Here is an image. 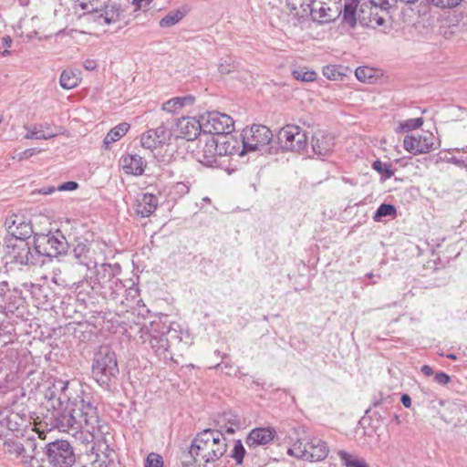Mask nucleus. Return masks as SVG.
<instances>
[{
	"label": "nucleus",
	"mask_w": 467,
	"mask_h": 467,
	"mask_svg": "<svg viewBox=\"0 0 467 467\" xmlns=\"http://www.w3.org/2000/svg\"><path fill=\"white\" fill-rule=\"evenodd\" d=\"M98 403L90 393L83 389L67 404L50 411V425L84 441L101 440L109 432V425L99 418Z\"/></svg>",
	"instance_id": "obj_1"
},
{
	"label": "nucleus",
	"mask_w": 467,
	"mask_h": 467,
	"mask_svg": "<svg viewBox=\"0 0 467 467\" xmlns=\"http://www.w3.org/2000/svg\"><path fill=\"white\" fill-rule=\"evenodd\" d=\"M121 267L119 264H100L96 276H86L78 283H75V290L81 294L91 296H99L105 300L119 304L131 309L138 308L139 316H143L140 311L149 313L146 306L140 298L138 284L130 279V285L125 284L119 276Z\"/></svg>",
	"instance_id": "obj_2"
},
{
	"label": "nucleus",
	"mask_w": 467,
	"mask_h": 467,
	"mask_svg": "<svg viewBox=\"0 0 467 467\" xmlns=\"http://www.w3.org/2000/svg\"><path fill=\"white\" fill-rule=\"evenodd\" d=\"M136 334V341L139 344L150 348L160 360L164 364L176 363L171 351L174 341H182V331L177 323H167L158 317L149 324H140Z\"/></svg>",
	"instance_id": "obj_3"
},
{
	"label": "nucleus",
	"mask_w": 467,
	"mask_h": 467,
	"mask_svg": "<svg viewBox=\"0 0 467 467\" xmlns=\"http://www.w3.org/2000/svg\"><path fill=\"white\" fill-rule=\"evenodd\" d=\"M227 451L226 438L222 431L205 429L192 440L189 453L197 462L201 458L205 463L221 459Z\"/></svg>",
	"instance_id": "obj_4"
},
{
	"label": "nucleus",
	"mask_w": 467,
	"mask_h": 467,
	"mask_svg": "<svg viewBox=\"0 0 467 467\" xmlns=\"http://www.w3.org/2000/svg\"><path fill=\"white\" fill-rule=\"evenodd\" d=\"M95 381L102 388L109 389L113 379L119 374V366L115 352L108 346H101L95 353L91 366Z\"/></svg>",
	"instance_id": "obj_5"
},
{
	"label": "nucleus",
	"mask_w": 467,
	"mask_h": 467,
	"mask_svg": "<svg viewBox=\"0 0 467 467\" xmlns=\"http://www.w3.org/2000/svg\"><path fill=\"white\" fill-rule=\"evenodd\" d=\"M29 239L5 237L4 247L5 257L10 264L18 265H36L44 263L43 260H38V255L30 245Z\"/></svg>",
	"instance_id": "obj_6"
},
{
	"label": "nucleus",
	"mask_w": 467,
	"mask_h": 467,
	"mask_svg": "<svg viewBox=\"0 0 467 467\" xmlns=\"http://www.w3.org/2000/svg\"><path fill=\"white\" fill-rule=\"evenodd\" d=\"M33 244L38 255V260L42 257H57L65 254L67 250V241L60 231L48 234H35Z\"/></svg>",
	"instance_id": "obj_7"
},
{
	"label": "nucleus",
	"mask_w": 467,
	"mask_h": 467,
	"mask_svg": "<svg viewBox=\"0 0 467 467\" xmlns=\"http://www.w3.org/2000/svg\"><path fill=\"white\" fill-rule=\"evenodd\" d=\"M329 449L327 443L318 437H312L306 443L297 441L288 449L287 453L309 462H319L327 458Z\"/></svg>",
	"instance_id": "obj_8"
},
{
	"label": "nucleus",
	"mask_w": 467,
	"mask_h": 467,
	"mask_svg": "<svg viewBox=\"0 0 467 467\" xmlns=\"http://www.w3.org/2000/svg\"><path fill=\"white\" fill-rule=\"evenodd\" d=\"M45 455L50 467H72L76 454L72 445L65 440H56L45 447Z\"/></svg>",
	"instance_id": "obj_9"
},
{
	"label": "nucleus",
	"mask_w": 467,
	"mask_h": 467,
	"mask_svg": "<svg viewBox=\"0 0 467 467\" xmlns=\"http://www.w3.org/2000/svg\"><path fill=\"white\" fill-rule=\"evenodd\" d=\"M242 150L239 155L255 151L270 143L273 138L271 130L265 125H253L242 133Z\"/></svg>",
	"instance_id": "obj_10"
},
{
	"label": "nucleus",
	"mask_w": 467,
	"mask_h": 467,
	"mask_svg": "<svg viewBox=\"0 0 467 467\" xmlns=\"http://www.w3.org/2000/svg\"><path fill=\"white\" fill-rule=\"evenodd\" d=\"M203 135L219 137L232 133L234 122L231 116L219 111H209L200 117Z\"/></svg>",
	"instance_id": "obj_11"
},
{
	"label": "nucleus",
	"mask_w": 467,
	"mask_h": 467,
	"mask_svg": "<svg viewBox=\"0 0 467 467\" xmlns=\"http://www.w3.org/2000/svg\"><path fill=\"white\" fill-rule=\"evenodd\" d=\"M73 390L75 393H78L77 390L74 389L73 384L69 381L55 379L52 384L45 389L44 397L50 408L55 410L56 407L63 406L67 404V402L74 400L75 397L72 395Z\"/></svg>",
	"instance_id": "obj_12"
},
{
	"label": "nucleus",
	"mask_w": 467,
	"mask_h": 467,
	"mask_svg": "<svg viewBox=\"0 0 467 467\" xmlns=\"http://www.w3.org/2000/svg\"><path fill=\"white\" fill-rule=\"evenodd\" d=\"M278 140L285 150L302 153L307 148V136L296 125L289 124L282 128L278 133Z\"/></svg>",
	"instance_id": "obj_13"
},
{
	"label": "nucleus",
	"mask_w": 467,
	"mask_h": 467,
	"mask_svg": "<svg viewBox=\"0 0 467 467\" xmlns=\"http://www.w3.org/2000/svg\"><path fill=\"white\" fill-rule=\"evenodd\" d=\"M435 136L429 131L418 135H407L403 140L404 149L414 155L428 153L436 149Z\"/></svg>",
	"instance_id": "obj_14"
},
{
	"label": "nucleus",
	"mask_w": 467,
	"mask_h": 467,
	"mask_svg": "<svg viewBox=\"0 0 467 467\" xmlns=\"http://www.w3.org/2000/svg\"><path fill=\"white\" fill-rule=\"evenodd\" d=\"M8 234L5 237L30 239L33 234V227L29 221L18 214H13L5 222Z\"/></svg>",
	"instance_id": "obj_15"
},
{
	"label": "nucleus",
	"mask_w": 467,
	"mask_h": 467,
	"mask_svg": "<svg viewBox=\"0 0 467 467\" xmlns=\"http://www.w3.org/2000/svg\"><path fill=\"white\" fill-rule=\"evenodd\" d=\"M4 446L7 453L15 455L26 465L30 464L35 457L36 443L32 441H26V443L23 444L16 440H7Z\"/></svg>",
	"instance_id": "obj_16"
},
{
	"label": "nucleus",
	"mask_w": 467,
	"mask_h": 467,
	"mask_svg": "<svg viewBox=\"0 0 467 467\" xmlns=\"http://www.w3.org/2000/svg\"><path fill=\"white\" fill-rule=\"evenodd\" d=\"M335 138L324 130H317L311 140V147L315 155L318 158L328 157L335 146Z\"/></svg>",
	"instance_id": "obj_17"
},
{
	"label": "nucleus",
	"mask_w": 467,
	"mask_h": 467,
	"mask_svg": "<svg viewBox=\"0 0 467 467\" xmlns=\"http://www.w3.org/2000/svg\"><path fill=\"white\" fill-rule=\"evenodd\" d=\"M311 16L313 21L319 24H327L335 21L342 13V3H327L326 5L312 9Z\"/></svg>",
	"instance_id": "obj_18"
},
{
	"label": "nucleus",
	"mask_w": 467,
	"mask_h": 467,
	"mask_svg": "<svg viewBox=\"0 0 467 467\" xmlns=\"http://www.w3.org/2000/svg\"><path fill=\"white\" fill-rule=\"evenodd\" d=\"M159 205V199L156 195L144 192L136 196L134 201L135 213L141 217H150L157 209Z\"/></svg>",
	"instance_id": "obj_19"
},
{
	"label": "nucleus",
	"mask_w": 467,
	"mask_h": 467,
	"mask_svg": "<svg viewBox=\"0 0 467 467\" xmlns=\"http://www.w3.org/2000/svg\"><path fill=\"white\" fill-rule=\"evenodd\" d=\"M73 256L77 262L87 267L88 270L95 268V275H97L98 268L100 265H98L96 259L92 254V251L89 244L78 243L73 248Z\"/></svg>",
	"instance_id": "obj_20"
},
{
	"label": "nucleus",
	"mask_w": 467,
	"mask_h": 467,
	"mask_svg": "<svg viewBox=\"0 0 467 467\" xmlns=\"http://www.w3.org/2000/svg\"><path fill=\"white\" fill-rule=\"evenodd\" d=\"M177 127L180 130V137L187 140H193L202 133L201 119H196L193 117L179 119Z\"/></svg>",
	"instance_id": "obj_21"
},
{
	"label": "nucleus",
	"mask_w": 467,
	"mask_h": 467,
	"mask_svg": "<svg viewBox=\"0 0 467 467\" xmlns=\"http://www.w3.org/2000/svg\"><path fill=\"white\" fill-rule=\"evenodd\" d=\"M275 431L273 428H255L253 429L245 439V443L250 448H255L261 445L270 443L275 436Z\"/></svg>",
	"instance_id": "obj_22"
},
{
	"label": "nucleus",
	"mask_w": 467,
	"mask_h": 467,
	"mask_svg": "<svg viewBox=\"0 0 467 467\" xmlns=\"http://www.w3.org/2000/svg\"><path fill=\"white\" fill-rule=\"evenodd\" d=\"M217 143L215 137L207 138L204 146L197 153L199 162L207 167L217 165V157H220Z\"/></svg>",
	"instance_id": "obj_23"
},
{
	"label": "nucleus",
	"mask_w": 467,
	"mask_h": 467,
	"mask_svg": "<svg viewBox=\"0 0 467 467\" xmlns=\"http://www.w3.org/2000/svg\"><path fill=\"white\" fill-rule=\"evenodd\" d=\"M120 164L126 174L140 176L143 174L147 162L139 154H126L120 158Z\"/></svg>",
	"instance_id": "obj_24"
},
{
	"label": "nucleus",
	"mask_w": 467,
	"mask_h": 467,
	"mask_svg": "<svg viewBox=\"0 0 467 467\" xmlns=\"http://www.w3.org/2000/svg\"><path fill=\"white\" fill-rule=\"evenodd\" d=\"M219 156L233 155L239 151L240 141L231 133H224L219 137H215Z\"/></svg>",
	"instance_id": "obj_25"
},
{
	"label": "nucleus",
	"mask_w": 467,
	"mask_h": 467,
	"mask_svg": "<svg viewBox=\"0 0 467 467\" xmlns=\"http://www.w3.org/2000/svg\"><path fill=\"white\" fill-rule=\"evenodd\" d=\"M217 424L220 427V431H222L223 433L225 432L228 434H234L237 430H240L243 426V422L240 417L232 412L223 413L217 420Z\"/></svg>",
	"instance_id": "obj_26"
},
{
	"label": "nucleus",
	"mask_w": 467,
	"mask_h": 467,
	"mask_svg": "<svg viewBox=\"0 0 467 467\" xmlns=\"http://www.w3.org/2000/svg\"><path fill=\"white\" fill-rule=\"evenodd\" d=\"M121 11L117 5H108L104 3L103 11H99L95 19L100 25H109L120 20Z\"/></svg>",
	"instance_id": "obj_27"
},
{
	"label": "nucleus",
	"mask_w": 467,
	"mask_h": 467,
	"mask_svg": "<svg viewBox=\"0 0 467 467\" xmlns=\"http://www.w3.org/2000/svg\"><path fill=\"white\" fill-rule=\"evenodd\" d=\"M6 296L7 297L0 302V306L3 307L6 315L14 314L24 304V299L21 296V291L14 289Z\"/></svg>",
	"instance_id": "obj_28"
},
{
	"label": "nucleus",
	"mask_w": 467,
	"mask_h": 467,
	"mask_svg": "<svg viewBox=\"0 0 467 467\" xmlns=\"http://www.w3.org/2000/svg\"><path fill=\"white\" fill-rule=\"evenodd\" d=\"M314 0H286L291 12L299 18H305L311 14Z\"/></svg>",
	"instance_id": "obj_29"
},
{
	"label": "nucleus",
	"mask_w": 467,
	"mask_h": 467,
	"mask_svg": "<svg viewBox=\"0 0 467 467\" xmlns=\"http://www.w3.org/2000/svg\"><path fill=\"white\" fill-rule=\"evenodd\" d=\"M193 102L194 97L192 96L175 97L164 102L161 106V109L168 113L176 114L183 107L192 105Z\"/></svg>",
	"instance_id": "obj_30"
},
{
	"label": "nucleus",
	"mask_w": 467,
	"mask_h": 467,
	"mask_svg": "<svg viewBox=\"0 0 467 467\" xmlns=\"http://www.w3.org/2000/svg\"><path fill=\"white\" fill-rule=\"evenodd\" d=\"M26 419L17 412L6 410L5 414L0 419V423L12 431H18L25 425Z\"/></svg>",
	"instance_id": "obj_31"
},
{
	"label": "nucleus",
	"mask_w": 467,
	"mask_h": 467,
	"mask_svg": "<svg viewBox=\"0 0 467 467\" xmlns=\"http://www.w3.org/2000/svg\"><path fill=\"white\" fill-rule=\"evenodd\" d=\"M130 126L127 122H121L112 128L105 136L103 143L108 149L110 144L120 140L130 130Z\"/></svg>",
	"instance_id": "obj_32"
},
{
	"label": "nucleus",
	"mask_w": 467,
	"mask_h": 467,
	"mask_svg": "<svg viewBox=\"0 0 467 467\" xmlns=\"http://www.w3.org/2000/svg\"><path fill=\"white\" fill-rule=\"evenodd\" d=\"M358 2L356 0H346L345 3H342V16L343 21L349 25L351 27H354L357 24L356 18V11H357Z\"/></svg>",
	"instance_id": "obj_33"
},
{
	"label": "nucleus",
	"mask_w": 467,
	"mask_h": 467,
	"mask_svg": "<svg viewBox=\"0 0 467 467\" xmlns=\"http://www.w3.org/2000/svg\"><path fill=\"white\" fill-rule=\"evenodd\" d=\"M44 124H36L32 127H26L27 130L25 139L26 140H49L57 136L56 132H45Z\"/></svg>",
	"instance_id": "obj_34"
},
{
	"label": "nucleus",
	"mask_w": 467,
	"mask_h": 467,
	"mask_svg": "<svg viewBox=\"0 0 467 467\" xmlns=\"http://www.w3.org/2000/svg\"><path fill=\"white\" fill-rule=\"evenodd\" d=\"M80 82V78L72 70H63L60 78L59 84L64 89H72L76 88Z\"/></svg>",
	"instance_id": "obj_35"
},
{
	"label": "nucleus",
	"mask_w": 467,
	"mask_h": 467,
	"mask_svg": "<svg viewBox=\"0 0 467 467\" xmlns=\"http://www.w3.org/2000/svg\"><path fill=\"white\" fill-rule=\"evenodd\" d=\"M79 5L85 11V15L91 16L95 21L99 11H103L104 2L99 0H84L80 2Z\"/></svg>",
	"instance_id": "obj_36"
},
{
	"label": "nucleus",
	"mask_w": 467,
	"mask_h": 467,
	"mask_svg": "<svg viewBox=\"0 0 467 467\" xmlns=\"http://www.w3.org/2000/svg\"><path fill=\"white\" fill-rule=\"evenodd\" d=\"M185 16V12L181 10L170 11L164 17L160 20V26L162 28L171 27L181 21Z\"/></svg>",
	"instance_id": "obj_37"
},
{
	"label": "nucleus",
	"mask_w": 467,
	"mask_h": 467,
	"mask_svg": "<svg viewBox=\"0 0 467 467\" xmlns=\"http://www.w3.org/2000/svg\"><path fill=\"white\" fill-rule=\"evenodd\" d=\"M338 456L346 467H368L365 460L353 456L347 451H340Z\"/></svg>",
	"instance_id": "obj_38"
},
{
	"label": "nucleus",
	"mask_w": 467,
	"mask_h": 467,
	"mask_svg": "<svg viewBox=\"0 0 467 467\" xmlns=\"http://www.w3.org/2000/svg\"><path fill=\"white\" fill-rule=\"evenodd\" d=\"M423 124V119L422 118H413V119H408L401 122H400L398 128L396 129V132H408L414 130L419 129Z\"/></svg>",
	"instance_id": "obj_39"
},
{
	"label": "nucleus",
	"mask_w": 467,
	"mask_h": 467,
	"mask_svg": "<svg viewBox=\"0 0 467 467\" xmlns=\"http://www.w3.org/2000/svg\"><path fill=\"white\" fill-rule=\"evenodd\" d=\"M245 453H246V451L242 443V441L235 440L234 442V447H233L229 456L235 462L236 465L243 464Z\"/></svg>",
	"instance_id": "obj_40"
},
{
	"label": "nucleus",
	"mask_w": 467,
	"mask_h": 467,
	"mask_svg": "<svg viewBox=\"0 0 467 467\" xmlns=\"http://www.w3.org/2000/svg\"><path fill=\"white\" fill-rule=\"evenodd\" d=\"M292 76L296 80L304 82H313L317 79V72L314 70L304 68H297L292 71Z\"/></svg>",
	"instance_id": "obj_41"
},
{
	"label": "nucleus",
	"mask_w": 467,
	"mask_h": 467,
	"mask_svg": "<svg viewBox=\"0 0 467 467\" xmlns=\"http://www.w3.org/2000/svg\"><path fill=\"white\" fill-rule=\"evenodd\" d=\"M396 214V208L390 203H382L379 206L374 213L373 219L376 222H380L383 217L394 216Z\"/></svg>",
	"instance_id": "obj_42"
},
{
	"label": "nucleus",
	"mask_w": 467,
	"mask_h": 467,
	"mask_svg": "<svg viewBox=\"0 0 467 467\" xmlns=\"http://www.w3.org/2000/svg\"><path fill=\"white\" fill-rule=\"evenodd\" d=\"M141 146L148 150H153L161 146L160 140L151 133L150 130H148L140 137Z\"/></svg>",
	"instance_id": "obj_43"
},
{
	"label": "nucleus",
	"mask_w": 467,
	"mask_h": 467,
	"mask_svg": "<svg viewBox=\"0 0 467 467\" xmlns=\"http://www.w3.org/2000/svg\"><path fill=\"white\" fill-rule=\"evenodd\" d=\"M372 167L375 171L380 173L384 179H389L394 174V171L391 170V165L387 162H382L379 160L375 161Z\"/></svg>",
	"instance_id": "obj_44"
},
{
	"label": "nucleus",
	"mask_w": 467,
	"mask_h": 467,
	"mask_svg": "<svg viewBox=\"0 0 467 467\" xmlns=\"http://www.w3.org/2000/svg\"><path fill=\"white\" fill-rule=\"evenodd\" d=\"M151 133L155 136V138L160 140L161 144L166 143L171 136V133L167 126L163 123L157 127L156 129H150Z\"/></svg>",
	"instance_id": "obj_45"
},
{
	"label": "nucleus",
	"mask_w": 467,
	"mask_h": 467,
	"mask_svg": "<svg viewBox=\"0 0 467 467\" xmlns=\"http://www.w3.org/2000/svg\"><path fill=\"white\" fill-rule=\"evenodd\" d=\"M355 75L359 81L372 82L374 78L373 69L368 67H358L355 70Z\"/></svg>",
	"instance_id": "obj_46"
},
{
	"label": "nucleus",
	"mask_w": 467,
	"mask_h": 467,
	"mask_svg": "<svg viewBox=\"0 0 467 467\" xmlns=\"http://www.w3.org/2000/svg\"><path fill=\"white\" fill-rule=\"evenodd\" d=\"M323 75L330 80H337L344 76L343 73L339 71V67L335 65H328L323 67L322 70Z\"/></svg>",
	"instance_id": "obj_47"
},
{
	"label": "nucleus",
	"mask_w": 467,
	"mask_h": 467,
	"mask_svg": "<svg viewBox=\"0 0 467 467\" xmlns=\"http://www.w3.org/2000/svg\"><path fill=\"white\" fill-rule=\"evenodd\" d=\"M144 467H163V459L160 454L150 452L145 460Z\"/></svg>",
	"instance_id": "obj_48"
},
{
	"label": "nucleus",
	"mask_w": 467,
	"mask_h": 467,
	"mask_svg": "<svg viewBox=\"0 0 467 467\" xmlns=\"http://www.w3.org/2000/svg\"><path fill=\"white\" fill-rule=\"evenodd\" d=\"M234 68H235V66L234 64L232 57H226L224 59H222V61L218 67L220 73H222L223 75L231 73L232 71L234 70Z\"/></svg>",
	"instance_id": "obj_49"
},
{
	"label": "nucleus",
	"mask_w": 467,
	"mask_h": 467,
	"mask_svg": "<svg viewBox=\"0 0 467 467\" xmlns=\"http://www.w3.org/2000/svg\"><path fill=\"white\" fill-rule=\"evenodd\" d=\"M461 0H427L429 4H431L441 8H452L456 6Z\"/></svg>",
	"instance_id": "obj_50"
},
{
	"label": "nucleus",
	"mask_w": 467,
	"mask_h": 467,
	"mask_svg": "<svg viewBox=\"0 0 467 467\" xmlns=\"http://www.w3.org/2000/svg\"><path fill=\"white\" fill-rule=\"evenodd\" d=\"M434 381L441 386H445L451 382V377L447 373L440 371L434 375Z\"/></svg>",
	"instance_id": "obj_51"
},
{
	"label": "nucleus",
	"mask_w": 467,
	"mask_h": 467,
	"mask_svg": "<svg viewBox=\"0 0 467 467\" xmlns=\"http://www.w3.org/2000/svg\"><path fill=\"white\" fill-rule=\"evenodd\" d=\"M12 290L9 289V285L6 281L0 282V302L5 300L7 297V294L11 293Z\"/></svg>",
	"instance_id": "obj_52"
},
{
	"label": "nucleus",
	"mask_w": 467,
	"mask_h": 467,
	"mask_svg": "<svg viewBox=\"0 0 467 467\" xmlns=\"http://www.w3.org/2000/svg\"><path fill=\"white\" fill-rule=\"evenodd\" d=\"M445 240V237H441V238H437V239H433L431 238V240H426V244L427 245L430 247L431 253L433 254L434 251H435V248L437 247H440L441 246V243L443 242Z\"/></svg>",
	"instance_id": "obj_53"
},
{
	"label": "nucleus",
	"mask_w": 467,
	"mask_h": 467,
	"mask_svg": "<svg viewBox=\"0 0 467 467\" xmlns=\"http://www.w3.org/2000/svg\"><path fill=\"white\" fill-rule=\"evenodd\" d=\"M78 182L70 181V182L62 183L58 189L60 191H74V190L78 189Z\"/></svg>",
	"instance_id": "obj_54"
},
{
	"label": "nucleus",
	"mask_w": 467,
	"mask_h": 467,
	"mask_svg": "<svg viewBox=\"0 0 467 467\" xmlns=\"http://www.w3.org/2000/svg\"><path fill=\"white\" fill-rule=\"evenodd\" d=\"M83 67H85V69L92 71L98 67V64L97 61L94 59H86L83 62Z\"/></svg>",
	"instance_id": "obj_55"
},
{
	"label": "nucleus",
	"mask_w": 467,
	"mask_h": 467,
	"mask_svg": "<svg viewBox=\"0 0 467 467\" xmlns=\"http://www.w3.org/2000/svg\"><path fill=\"white\" fill-rule=\"evenodd\" d=\"M152 0H133L132 4L136 6V8H145L148 7Z\"/></svg>",
	"instance_id": "obj_56"
},
{
	"label": "nucleus",
	"mask_w": 467,
	"mask_h": 467,
	"mask_svg": "<svg viewBox=\"0 0 467 467\" xmlns=\"http://www.w3.org/2000/svg\"><path fill=\"white\" fill-rule=\"evenodd\" d=\"M333 2L342 3V0H314L312 9L318 8V7H320V5H326L327 3H333Z\"/></svg>",
	"instance_id": "obj_57"
},
{
	"label": "nucleus",
	"mask_w": 467,
	"mask_h": 467,
	"mask_svg": "<svg viewBox=\"0 0 467 467\" xmlns=\"http://www.w3.org/2000/svg\"><path fill=\"white\" fill-rule=\"evenodd\" d=\"M400 402L405 408H410L411 407V399L409 394H402L400 398Z\"/></svg>",
	"instance_id": "obj_58"
},
{
	"label": "nucleus",
	"mask_w": 467,
	"mask_h": 467,
	"mask_svg": "<svg viewBox=\"0 0 467 467\" xmlns=\"http://www.w3.org/2000/svg\"><path fill=\"white\" fill-rule=\"evenodd\" d=\"M40 150H36V148L32 149H26L22 152L21 158L27 159L31 156H33L35 153L39 152Z\"/></svg>",
	"instance_id": "obj_59"
},
{
	"label": "nucleus",
	"mask_w": 467,
	"mask_h": 467,
	"mask_svg": "<svg viewBox=\"0 0 467 467\" xmlns=\"http://www.w3.org/2000/svg\"><path fill=\"white\" fill-rule=\"evenodd\" d=\"M420 371L427 377H430L431 375H433V369L431 366L429 365H423L421 368H420Z\"/></svg>",
	"instance_id": "obj_60"
},
{
	"label": "nucleus",
	"mask_w": 467,
	"mask_h": 467,
	"mask_svg": "<svg viewBox=\"0 0 467 467\" xmlns=\"http://www.w3.org/2000/svg\"><path fill=\"white\" fill-rule=\"evenodd\" d=\"M12 44V38L9 36H5L1 38V45L5 47H9Z\"/></svg>",
	"instance_id": "obj_61"
},
{
	"label": "nucleus",
	"mask_w": 467,
	"mask_h": 467,
	"mask_svg": "<svg viewBox=\"0 0 467 467\" xmlns=\"http://www.w3.org/2000/svg\"><path fill=\"white\" fill-rule=\"evenodd\" d=\"M43 124H44L43 130H44L45 132H51V131H50L51 125H50L49 123H47V122H46V123H43Z\"/></svg>",
	"instance_id": "obj_62"
},
{
	"label": "nucleus",
	"mask_w": 467,
	"mask_h": 467,
	"mask_svg": "<svg viewBox=\"0 0 467 467\" xmlns=\"http://www.w3.org/2000/svg\"><path fill=\"white\" fill-rule=\"evenodd\" d=\"M376 23H377V25H379V26H382V25H384L385 20H384V18H383V17H378V18L376 19Z\"/></svg>",
	"instance_id": "obj_63"
},
{
	"label": "nucleus",
	"mask_w": 467,
	"mask_h": 467,
	"mask_svg": "<svg viewBox=\"0 0 467 467\" xmlns=\"http://www.w3.org/2000/svg\"><path fill=\"white\" fill-rule=\"evenodd\" d=\"M446 358H448L450 359H453V360L457 359V356L455 354H452V353L447 354Z\"/></svg>",
	"instance_id": "obj_64"
}]
</instances>
